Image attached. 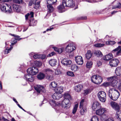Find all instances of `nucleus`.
I'll list each match as a JSON object with an SVG mask.
<instances>
[{"mask_svg": "<svg viewBox=\"0 0 121 121\" xmlns=\"http://www.w3.org/2000/svg\"><path fill=\"white\" fill-rule=\"evenodd\" d=\"M13 47H11L10 48H6V49L5 50L4 52V53L5 54H7L12 49Z\"/></svg>", "mask_w": 121, "mask_h": 121, "instance_id": "nucleus-43", "label": "nucleus"}, {"mask_svg": "<svg viewBox=\"0 0 121 121\" xmlns=\"http://www.w3.org/2000/svg\"><path fill=\"white\" fill-rule=\"evenodd\" d=\"M45 71L46 72H47L51 74L52 73L54 72L53 71L52 69L50 68H47L45 69Z\"/></svg>", "mask_w": 121, "mask_h": 121, "instance_id": "nucleus-48", "label": "nucleus"}, {"mask_svg": "<svg viewBox=\"0 0 121 121\" xmlns=\"http://www.w3.org/2000/svg\"><path fill=\"white\" fill-rule=\"evenodd\" d=\"M5 5V12L7 13H10L12 11L11 7L9 5L6 3H4Z\"/></svg>", "mask_w": 121, "mask_h": 121, "instance_id": "nucleus-21", "label": "nucleus"}, {"mask_svg": "<svg viewBox=\"0 0 121 121\" xmlns=\"http://www.w3.org/2000/svg\"><path fill=\"white\" fill-rule=\"evenodd\" d=\"M61 63L63 65L67 66L70 65L71 63V61L67 59L64 58L62 60Z\"/></svg>", "mask_w": 121, "mask_h": 121, "instance_id": "nucleus-15", "label": "nucleus"}, {"mask_svg": "<svg viewBox=\"0 0 121 121\" xmlns=\"http://www.w3.org/2000/svg\"><path fill=\"white\" fill-rule=\"evenodd\" d=\"M121 48V46H119L117 48H115V49L113 50L112 51V53H113L114 52H116L118 50H119V49Z\"/></svg>", "mask_w": 121, "mask_h": 121, "instance_id": "nucleus-57", "label": "nucleus"}, {"mask_svg": "<svg viewBox=\"0 0 121 121\" xmlns=\"http://www.w3.org/2000/svg\"><path fill=\"white\" fill-rule=\"evenodd\" d=\"M104 45V44H101V43H97L95 44L94 45V46L96 47H103Z\"/></svg>", "mask_w": 121, "mask_h": 121, "instance_id": "nucleus-50", "label": "nucleus"}, {"mask_svg": "<svg viewBox=\"0 0 121 121\" xmlns=\"http://www.w3.org/2000/svg\"><path fill=\"white\" fill-rule=\"evenodd\" d=\"M100 105V104L98 102L95 101L93 102L92 108L93 110H95L97 108H99Z\"/></svg>", "mask_w": 121, "mask_h": 121, "instance_id": "nucleus-14", "label": "nucleus"}, {"mask_svg": "<svg viewBox=\"0 0 121 121\" xmlns=\"http://www.w3.org/2000/svg\"><path fill=\"white\" fill-rule=\"evenodd\" d=\"M13 1L15 3L20 4L22 2V0H13Z\"/></svg>", "mask_w": 121, "mask_h": 121, "instance_id": "nucleus-58", "label": "nucleus"}, {"mask_svg": "<svg viewBox=\"0 0 121 121\" xmlns=\"http://www.w3.org/2000/svg\"><path fill=\"white\" fill-rule=\"evenodd\" d=\"M116 117L118 120L121 121V111L120 110L117 111Z\"/></svg>", "mask_w": 121, "mask_h": 121, "instance_id": "nucleus-24", "label": "nucleus"}, {"mask_svg": "<svg viewBox=\"0 0 121 121\" xmlns=\"http://www.w3.org/2000/svg\"><path fill=\"white\" fill-rule=\"evenodd\" d=\"M110 82H105L103 83L102 85L105 87H107L110 85Z\"/></svg>", "mask_w": 121, "mask_h": 121, "instance_id": "nucleus-55", "label": "nucleus"}, {"mask_svg": "<svg viewBox=\"0 0 121 121\" xmlns=\"http://www.w3.org/2000/svg\"><path fill=\"white\" fill-rule=\"evenodd\" d=\"M35 89L38 93H40L41 92L45 93L46 91V90L44 87L42 86L37 85L36 86H35Z\"/></svg>", "mask_w": 121, "mask_h": 121, "instance_id": "nucleus-6", "label": "nucleus"}, {"mask_svg": "<svg viewBox=\"0 0 121 121\" xmlns=\"http://www.w3.org/2000/svg\"><path fill=\"white\" fill-rule=\"evenodd\" d=\"M34 64L37 67H39L42 65V63L41 62L39 61H35L34 62Z\"/></svg>", "mask_w": 121, "mask_h": 121, "instance_id": "nucleus-41", "label": "nucleus"}, {"mask_svg": "<svg viewBox=\"0 0 121 121\" xmlns=\"http://www.w3.org/2000/svg\"><path fill=\"white\" fill-rule=\"evenodd\" d=\"M57 86V83L55 82H53L50 83L49 86L50 88L54 89Z\"/></svg>", "mask_w": 121, "mask_h": 121, "instance_id": "nucleus-27", "label": "nucleus"}, {"mask_svg": "<svg viewBox=\"0 0 121 121\" xmlns=\"http://www.w3.org/2000/svg\"><path fill=\"white\" fill-rule=\"evenodd\" d=\"M63 87L62 86L57 87L56 90V93L60 94L63 91Z\"/></svg>", "mask_w": 121, "mask_h": 121, "instance_id": "nucleus-23", "label": "nucleus"}, {"mask_svg": "<svg viewBox=\"0 0 121 121\" xmlns=\"http://www.w3.org/2000/svg\"><path fill=\"white\" fill-rule=\"evenodd\" d=\"M98 97L101 101L103 102H104L106 100V94L104 91L99 92L98 94Z\"/></svg>", "mask_w": 121, "mask_h": 121, "instance_id": "nucleus-3", "label": "nucleus"}, {"mask_svg": "<svg viewBox=\"0 0 121 121\" xmlns=\"http://www.w3.org/2000/svg\"><path fill=\"white\" fill-rule=\"evenodd\" d=\"M45 76V74L43 73H40L37 75V77L38 79L41 80L43 79Z\"/></svg>", "mask_w": 121, "mask_h": 121, "instance_id": "nucleus-30", "label": "nucleus"}, {"mask_svg": "<svg viewBox=\"0 0 121 121\" xmlns=\"http://www.w3.org/2000/svg\"><path fill=\"white\" fill-rule=\"evenodd\" d=\"M106 44H107L113 45L115 44L116 42L114 41H106Z\"/></svg>", "mask_w": 121, "mask_h": 121, "instance_id": "nucleus-51", "label": "nucleus"}, {"mask_svg": "<svg viewBox=\"0 0 121 121\" xmlns=\"http://www.w3.org/2000/svg\"><path fill=\"white\" fill-rule=\"evenodd\" d=\"M93 63L91 61H87L86 64V66L87 68H90L92 67Z\"/></svg>", "mask_w": 121, "mask_h": 121, "instance_id": "nucleus-39", "label": "nucleus"}, {"mask_svg": "<svg viewBox=\"0 0 121 121\" xmlns=\"http://www.w3.org/2000/svg\"><path fill=\"white\" fill-rule=\"evenodd\" d=\"M62 96L61 94L55 93L52 95L53 98L54 99H59L61 98Z\"/></svg>", "mask_w": 121, "mask_h": 121, "instance_id": "nucleus-16", "label": "nucleus"}, {"mask_svg": "<svg viewBox=\"0 0 121 121\" xmlns=\"http://www.w3.org/2000/svg\"><path fill=\"white\" fill-rule=\"evenodd\" d=\"M110 104L112 107L116 110L117 111L120 109V107L115 102L113 101L111 102Z\"/></svg>", "mask_w": 121, "mask_h": 121, "instance_id": "nucleus-13", "label": "nucleus"}, {"mask_svg": "<svg viewBox=\"0 0 121 121\" xmlns=\"http://www.w3.org/2000/svg\"><path fill=\"white\" fill-rule=\"evenodd\" d=\"M37 23V21L34 20H32L30 21L29 23V26H35Z\"/></svg>", "mask_w": 121, "mask_h": 121, "instance_id": "nucleus-34", "label": "nucleus"}, {"mask_svg": "<svg viewBox=\"0 0 121 121\" xmlns=\"http://www.w3.org/2000/svg\"><path fill=\"white\" fill-rule=\"evenodd\" d=\"M84 102V100L82 99L80 102L79 106V108H81L80 111V113L82 115H84L85 112H86V108L83 107V103Z\"/></svg>", "mask_w": 121, "mask_h": 121, "instance_id": "nucleus-7", "label": "nucleus"}, {"mask_svg": "<svg viewBox=\"0 0 121 121\" xmlns=\"http://www.w3.org/2000/svg\"><path fill=\"white\" fill-rule=\"evenodd\" d=\"M118 5L117 6H113L112 8V9H116L117 8L120 9L121 8V4L120 3H118L117 4Z\"/></svg>", "mask_w": 121, "mask_h": 121, "instance_id": "nucleus-46", "label": "nucleus"}, {"mask_svg": "<svg viewBox=\"0 0 121 121\" xmlns=\"http://www.w3.org/2000/svg\"><path fill=\"white\" fill-rule=\"evenodd\" d=\"M70 100L68 99H64L61 104L59 102H56L53 100H50L49 103L52 107H55V109H59V106H61L64 108L67 109L70 107L71 104L69 103Z\"/></svg>", "mask_w": 121, "mask_h": 121, "instance_id": "nucleus-1", "label": "nucleus"}, {"mask_svg": "<svg viewBox=\"0 0 121 121\" xmlns=\"http://www.w3.org/2000/svg\"><path fill=\"white\" fill-rule=\"evenodd\" d=\"M106 121H114V120L112 118H110L106 120Z\"/></svg>", "mask_w": 121, "mask_h": 121, "instance_id": "nucleus-63", "label": "nucleus"}, {"mask_svg": "<svg viewBox=\"0 0 121 121\" xmlns=\"http://www.w3.org/2000/svg\"><path fill=\"white\" fill-rule=\"evenodd\" d=\"M117 78H116V80H113L110 82V85L114 88H116L117 87Z\"/></svg>", "mask_w": 121, "mask_h": 121, "instance_id": "nucleus-26", "label": "nucleus"}, {"mask_svg": "<svg viewBox=\"0 0 121 121\" xmlns=\"http://www.w3.org/2000/svg\"><path fill=\"white\" fill-rule=\"evenodd\" d=\"M108 95L111 99L115 101L120 96V94L117 90L114 88H112L109 91Z\"/></svg>", "mask_w": 121, "mask_h": 121, "instance_id": "nucleus-2", "label": "nucleus"}, {"mask_svg": "<svg viewBox=\"0 0 121 121\" xmlns=\"http://www.w3.org/2000/svg\"><path fill=\"white\" fill-rule=\"evenodd\" d=\"M48 9V13L52 12L53 10V8L51 5L48 4L47 5Z\"/></svg>", "mask_w": 121, "mask_h": 121, "instance_id": "nucleus-33", "label": "nucleus"}, {"mask_svg": "<svg viewBox=\"0 0 121 121\" xmlns=\"http://www.w3.org/2000/svg\"><path fill=\"white\" fill-rule=\"evenodd\" d=\"M57 0H47V3L48 4L52 5L56 3Z\"/></svg>", "mask_w": 121, "mask_h": 121, "instance_id": "nucleus-36", "label": "nucleus"}, {"mask_svg": "<svg viewBox=\"0 0 121 121\" xmlns=\"http://www.w3.org/2000/svg\"><path fill=\"white\" fill-rule=\"evenodd\" d=\"M63 3V1H62V4L58 6L57 7L58 11L59 13H61L64 12V9L65 7H66V6H64V4Z\"/></svg>", "mask_w": 121, "mask_h": 121, "instance_id": "nucleus-19", "label": "nucleus"}, {"mask_svg": "<svg viewBox=\"0 0 121 121\" xmlns=\"http://www.w3.org/2000/svg\"><path fill=\"white\" fill-rule=\"evenodd\" d=\"M113 58L112 54L110 53L108 55H106L103 57V59L104 60H108L112 58Z\"/></svg>", "mask_w": 121, "mask_h": 121, "instance_id": "nucleus-20", "label": "nucleus"}, {"mask_svg": "<svg viewBox=\"0 0 121 121\" xmlns=\"http://www.w3.org/2000/svg\"><path fill=\"white\" fill-rule=\"evenodd\" d=\"M97 81L98 82H96L95 84H100L102 82L103 79L102 77L99 75H97Z\"/></svg>", "mask_w": 121, "mask_h": 121, "instance_id": "nucleus-31", "label": "nucleus"}, {"mask_svg": "<svg viewBox=\"0 0 121 121\" xmlns=\"http://www.w3.org/2000/svg\"><path fill=\"white\" fill-rule=\"evenodd\" d=\"M119 63L118 60L115 59L110 60V61L109 64L111 67H116L117 65Z\"/></svg>", "mask_w": 121, "mask_h": 121, "instance_id": "nucleus-9", "label": "nucleus"}, {"mask_svg": "<svg viewBox=\"0 0 121 121\" xmlns=\"http://www.w3.org/2000/svg\"><path fill=\"white\" fill-rule=\"evenodd\" d=\"M78 106V104H76L75 105L72 111V113L73 114H75L76 112Z\"/></svg>", "mask_w": 121, "mask_h": 121, "instance_id": "nucleus-47", "label": "nucleus"}, {"mask_svg": "<svg viewBox=\"0 0 121 121\" xmlns=\"http://www.w3.org/2000/svg\"><path fill=\"white\" fill-rule=\"evenodd\" d=\"M117 77L116 76H114L107 78V79L108 81H112L113 80H116Z\"/></svg>", "mask_w": 121, "mask_h": 121, "instance_id": "nucleus-52", "label": "nucleus"}, {"mask_svg": "<svg viewBox=\"0 0 121 121\" xmlns=\"http://www.w3.org/2000/svg\"><path fill=\"white\" fill-rule=\"evenodd\" d=\"M61 73V72L59 69H56L55 72V74L56 75H60Z\"/></svg>", "mask_w": 121, "mask_h": 121, "instance_id": "nucleus-54", "label": "nucleus"}, {"mask_svg": "<svg viewBox=\"0 0 121 121\" xmlns=\"http://www.w3.org/2000/svg\"><path fill=\"white\" fill-rule=\"evenodd\" d=\"M29 16L31 17H33L34 16V13L33 12H30V14H29Z\"/></svg>", "mask_w": 121, "mask_h": 121, "instance_id": "nucleus-62", "label": "nucleus"}, {"mask_svg": "<svg viewBox=\"0 0 121 121\" xmlns=\"http://www.w3.org/2000/svg\"><path fill=\"white\" fill-rule=\"evenodd\" d=\"M47 78L50 80H52L53 79V77L52 76H48L47 77Z\"/></svg>", "mask_w": 121, "mask_h": 121, "instance_id": "nucleus-59", "label": "nucleus"}, {"mask_svg": "<svg viewBox=\"0 0 121 121\" xmlns=\"http://www.w3.org/2000/svg\"><path fill=\"white\" fill-rule=\"evenodd\" d=\"M83 86L82 84H79L75 86V90L76 91L79 92L81 90Z\"/></svg>", "mask_w": 121, "mask_h": 121, "instance_id": "nucleus-17", "label": "nucleus"}, {"mask_svg": "<svg viewBox=\"0 0 121 121\" xmlns=\"http://www.w3.org/2000/svg\"><path fill=\"white\" fill-rule=\"evenodd\" d=\"M12 8L14 11L17 12H20L19 6L18 5L16 4H13L12 5Z\"/></svg>", "mask_w": 121, "mask_h": 121, "instance_id": "nucleus-18", "label": "nucleus"}, {"mask_svg": "<svg viewBox=\"0 0 121 121\" xmlns=\"http://www.w3.org/2000/svg\"><path fill=\"white\" fill-rule=\"evenodd\" d=\"M40 1H39L38 2H37L36 4H35V6L34 7V8L36 9H38L40 7Z\"/></svg>", "mask_w": 121, "mask_h": 121, "instance_id": "nucleus-42", "label": "nucleus"}, {"mask_svg": "<svg viewBox=\"0 0 121 121\" xmlns=\"http://www.w3.org/2000/svg\"><path fill=\"white\" fill-rule=\"evenodd\" d=\"M27 71L28 73L34 75L37 73L38 70L37 68L35 67H32L29 68L27 70Z\"/></svg>", "mask_w": 121, "mask_h": 121, "instance_id": "nucleus-4", "label": "nucleus"}, {"mask_svg": "<svg viewBox=\"0 0 121 121\" xmlns=\"http://www.w3.org/2000/svg\"><path fill=\"white\" fill-rule=\"evenodd\" d=\"M32 75H33L32 74L28 73L25 75L24 78L27 81L32 82L34 80Z\"/></svg>", "mask_w": 121, "mask_h": 121, "instance_id": "nucleus-10", "label": "nucleus"}, {"mask_svg": "<svg viewBox=\"0 0 121 121\" xmlns=\"http://www.w3.org/2000/svg\"><path fill=\"white\" fill-rule=\"evenodd\" d=\"M75 60L77 64L78 65H81L83 63V60L82 57L80 56H75Z\"/></svg>", "mask_w": 121, "mask_h": 121, "instance_id": "nucleus-12", "label": "nucleus"}, {"mask_svg": "<svg viewBox=\"0 0 121 121\" xmlns=\"http://www.w3.org/2000/svg\"><path fill=\"white\" fill-rule=\"evenodd\" d=\"M91 91V90L89 88H87L84 91V94L85 95H86L90 93Z\"/></svg>", "mask_w": 121, "mask_h": 121, "instance_id": "nucleus-44", "label": "nucleus"}, {"mask_svg": "<svg viewBox=\"0 0 121 121\" xmlns=\"http://www.w3.org/2000/svg\"><path fill=\"white\" fill-rule=\"evenodd\" d=\"M92 54L90 51L88 50L85 55L86 58L87 59H89L91 57Z\"/></svg>", "mask_w": 121, "mask_h": 121, "instance_id": "nucleus-32", "label": "nucleus"}, {"mask_svg": "<svg viewBox=\"0 0 121 121\" xmlns=\"http://www.w3.org/2000/svg\"><path fill=\"white\" fill-rule=\"evenodd\" d=\"M62 1L64 6H66V7H72L75 5L74 2L73 0H62Z\"/></svg>", "mask_w": 121, "mask_h": 121, "instance_id": "nucleus-5", "label": "nucleus"}, {"mask_svg": "<svg viewBox=\"0 0 121 121\" xmlns=\"http://www.w3.org/2000/svg\"><path fill=\"white\" fill-rule=\"evenodd\" d=\"M117 56L121 55V47L120 50L116 53Z\"/></svg>", "mask_w": 121, "mask_h": 121, "instance_id": "nucleus-60", "label": "nucleus"}, {"mask_svg": "<svg viewBox=\"0 0 121 121\" xmlns=\"http://www.w3.org/2000/svg\"><path fill=\"white\" fill-rule=\"evenodd\" d=\"M107 112V110L104 108H102L97 110L96 112V114L98 115H101Z\"/></svg>", "mask_w": 121, "mask_h": 121, "instance_id": "nucleus-11", "label": "nucleus"}, {"mask_svg": "<svg viewBox=\"0 0 121 121\" xmlns=\"http://www.w3.org/2000/svg\"><path fill=\"white\" fill-rule=\"evenodd\" d=\"M78 68L77 65H73L71 66V69L72 71H75L77 70Z\"/></svg>", "mask_w": 121, "mask_h": 121, "instance_id": "nucleus-38", "label": "nucleus"}, {"mask_svg": "<svg viewBox=\"0 0 121 121\" xmlns=\"http://www.w3.org/2000/svg\"><path fill=\"white\" fill-rule=\"evenodd\" d=\"M76 49L74 46L73 45L72 43L69 44L65 48V51L67 52L71 53L73 51Z\"/></svg>", "mask_w": 121, "mask_h": 121, "instance_id": "nucleus-8", "label": "nucleus"}, {"mask_svg": "<svg viewBox=\"0 0 121 121\" xmlns=\"http://www.w3.org/2000/svg\"><path fill=\"white\" fill-rule=\"evenodd\" d=\"M17 43V41L16 40V39L15 38H12V41L11 42V44L10 45L11 47H12L11 46Z\"/></svg>", "mask_w": 121, "mask_h": 121, "instance_id": "nucleus-45", "label": "nucleus"}, {"mask_svg": "<svg viewBox=\"0 0 121 121\" xmlns=\"http://www.w3.org/2000/svg\"><path fill=\"white\" fill-rule=\"evenodd\" d=\"M91 121H99V119L97 116H94L92 117Z\"/></svg>", "mask_w": 121, "mask_h": 121, "instance_id": "nucleus-40", "label": "nucleus"}, {"mask_svg": "<svg viewBox=\"0 0 121 121\" xmlns=\"http://www.w3.org/2000/svg\"><path fill=\"white\" fill-rule=\"evenodd\" d=\"M64 99H71V97L70 95L68 93H65L64 95Z\"/></svg>", "mask_w": 121, "mask_h": 121, "instance_id": "nucleus-37", "label": "nucleus"}, {"mask_svg": "<svg viewBox=\"0 0 121 121\" xmlns=\"http://www.w3.org/2000/svg\"><path fill=\"white\" fill-rule=\"evenodd\" d=\"M97 76L96 75H93L91 78V82L95 84L96 83L97 81Z\"/></svg>", "mask_w": 121, "mask_h": 121, "instance_id": "nucleus-29", "label": "nucleus"}, {"mask_svg": "<svg viewBox=\"0 0 121 121\" xmlns=\"http://www.w3.org/2000/svg\"><path fill=\"white\" fill-rule=\"evenodd\" d=\"M57 62V60L55 59L50 60L49 62L50 65L52 66H54L56 65Z\"/></svg>", "mask_w": 121, "mask_h": 121, "instance_id": "nucleus-22", "label": "nucleus"}, {"mask_svg": "<svg viewBox=\"0 0 121 121\" xmlns=\"http://www.w3.org/2000/svg\"><path fill=\"white\" fill-rule=\"evenodd\" d=\"M67 75L68 76L71 77H74L75 75L73 73L70 71L68 72L67 73Z\"/></svg>", "mask_w": 121, "mask_h": 121, "instance_id": "nucleus-53", "label": "nucleus"}, {"mask_svg": "<svg viewBox=\"0 0 121 121\" xmlns=\"http://www.w3.org/2000/svg\"><path fill=\"white\" fill-rule=\"evenodd\" d=\"M115 73L118 76L121 75V67H118L115 70Z\"/></svg>", "mask_w": 121, "mask_h": 121, "instance_id": "nucleus-25", "label": "nucleus"}, {"mask_svg": "<svg viewBox=\"0 0 121 121\" xmlns=\"http://www.w3.org/2000/svg\"><path fill=\"white\" fill-rule=\"evenodd\" d=\"M41 55L39 54H35L33 55V57L35 59L39 58H40L41 56Z\"/></svg>", "mask_w": 121, "mask_h": 121, "instance_id": "nucleus-56", "label": "nucleus"}, {"mask_svg": "<svg viewBox=\"0 0 121 121\" xmlns=\"http://www.w3.org/2000/svg\"><path fill=\"white\" fill-rule=\"evenodd\" d=\"M52 48H53L54 50L55 51L59 53H60L62 52L64 50L63 48H60L59 49L57 48L53 47Z\"/></svg>", "mask_w": 121, "mask_h": 121, "instance_id": "nucleus-28", "label": "nucleus"}, {"mask_svg": "<svg viewBox=\"0 0 121 121\" xmlns=\"http://www.w3.org/2000/svg\"><path fill=\"white\" fill-rule=\"evenodd\" d=\"M118 89L121 92V84H120L118 86Z\"/></svg>", "mask_w": 121, "mask_h": 121, "instance_id": "nucleus-64", "label": "nucleus"}, {"mask_svg": "<svg viewBox=\"0 0 121 121\" xmlns=\"http://www.w3.org/2000/svg\"><path fill=\"white\" fill-rule=\"evenodd\" d=\"M102 62L100 61H99L97 62V65L98 67H99L101 65Z\"/></svg>", "mask_w": 121, "mask_h": 121, "instance_id": "nucleus-61", "label": "nucleus"}, {"mask_svg": "<svg viewBox=\"0 0 121 121\" xmlns=\"http://www.w3.org/2000/svg\"><path fill=\"white\" fill-rule=\"evenodd\" d=\"M1 11L4 12H5V5H4V3L0 7Z\"/></svg>", "mask_w": 121, "mask_h": 121, "instance_id": "nucleus-49", "label": "nucleus"}, {"mask_svg": "<svg viewBox=\"0 0 121 121\" xmlns=\"http://www.w3.org/2000/svg\"><path fill=\"white\" fill-rule=\"evenodd\" d=\"M94 53L95 55L98 57L102 56V53L99 50L95 51Z\"/></svg>", "mask_w": 121, "mask_h": 121, "instance_id": "nucleus-35", "label": "nucleus"}]
</instances>
